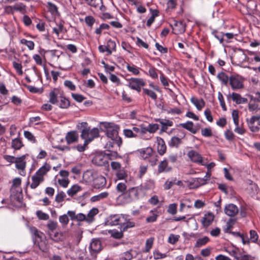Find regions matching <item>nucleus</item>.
<instances>
[{"mask_svg":"<svg viewBox=\"0 0 260 260\" xmlns=\"http://www.w3.org/2000/svg\"><path fill=\"white\" fill-rule=\"evenodd\" d=\"M78 129L81 131V138L86 139V142H91L95 138L99 137V130L97 127H94L90 129L88 124L86 122H82L77 125Z\"/></svg>","mask_w":260,"mask_h":260,"instance_id":"obj_1","label":"nucleus"},{"mask_svg":"<svg viewBox=\"0 0 260 260\" xmlns=\"http://www.w3.org/2000/svg\"><path fill=\"white\" fill-rule=\"evenodd\" d=\"M101 124L106 128L107 137L115 140L117 147L119 148L122 143V139L118 136L117 126L113 123L101 122Z\"/></svg>","mask_w":260,"mask_h":260,"instance_id":"obj_2","label":"nucleus"},{"mask_svg":"<svg viewBox=\"0 0 260 260\" xmlns=\"http://www.w3.org/2000/svg\"><path fill=\"white\" fill-rule=\"evenodd\" d=\"M138 151L143 159H147L150 158L149 161L151 163L152 166L156 164L158 159L157 158V155H154V151L152 148L148 147L141 149L139 150Z\"/></svg>","mask_w":260,"mask_h":260,"instance_id":"obj_3","label":"nucleus"},{"mask_svg":"<svg viewBox=\"0 0 260 260\" xmlns=\"http://www.w3.org/2000/svg\"><path fill=\"white\" fill-rule=\"evenodd\" d=\"M244 79L239 75H232L229 78V83L233 90H238L244 87Z\"/></svg>","mask_w":260,"mask_h":260,"instance_id":"obj_4","label":"nucleus"},{"mask_svg":"<svg viewBox=\"0 0 260 260\" xmlns=\"http://www.w3.org/2000/svg\"><path fill=\"white\" fill-rule=\"evenodd\" d=\"M92 163L97 166H106L108 165V160L106 154L103 152L96 153L93 156Z\"/></svg>","mask_w":260,"mask_h":260,"instance_id":"obj_5","label":"nucleus"},{"mask_svg":"<svg viewBox=\"0 0 260 260\" xmlns=\"http://www.w3.org/2000/svg\"><path fill=\"white\" fill-rule=\"evenodd\" d=\"M26 155H23L20 157H17L15 164V168L19 171L21 176H24L26 175L25 168L26 162L25 161Z\"/></svg>","mask_w":260,"mask_h":260,"instance_id":"obj_6","label":"nucleus"},{"mask_svg":"<svg viewBox=\"0 0 260 260\" xmlns=\"http://www.w3.org/2000/svg\"><path fill=\"white\" fill-rule=\"evenodd\" d=\"M124 217L125 215L123 214L111 215L106 218L105 224L109 225H120L122 223Z\"/></svg>","mask_w":260,"mask_h":260,"instance_id":"obj_7","label":"nucleus"},{"mask_svg":"<svg viewBox=\"0 0 260 260\" xmlns=\"http://www.w3.org/2000/svg\"><path fill=\"white\" fill-rule=\"evenodd\" d=\"M246 122L250 130L253 133L258 132L260 127L255 125V122H257L258 125L260 126V116H252L250 118H247Z\"/></svg>","mask_w":260,"mask_h":260,"instance_id":"obj_8","label":"nucleus"},{"mask_svg":"<svg viewBox=\"0 0 260 260\" xmlns=\"http://www.w3.org/2000/svg\"><path fill=\"white\" fill-rule=\"evenodd\" d=\"M107 181L104 176L98 175L94 178L92 183V186L96 189H102L104 188L106 185Z\"/></svg>","mask_w":260,"mask_h":260,"instance_id":"obj_9","label":"nucleus"},{"mask_svg":"<svg viewBox=\"0 0 260 260\" xmlns=\"http://www.w3.org/2000/svg\"><path fill=\"white\" fill-rule=\"evenodd\" d=\"M128 82L127 86L132 89L139 86H145L146 84L145 82L142 78H131L126 79Z\"/></svg>","mask_w":260,"mask_h":260,"instance_id":"obj_10","label":"nucleus"},{"mask_svg":"<svg viewBox=\"0 0 260 260\" xmlns=\"http://www.w3.org/2000/svg\"><path fill=\"white\" fill-rule=\"evenodd\" d=\"M172 27L173 33L175 34H182L185 31L186 25L182 21L174 20V23L171 25Z\"/></svg>","mask_w":260,"mask_h":260,"instance_id":"obj_11","label":"nucleus"},{"mask_svg":"<svg viewBox=\"0 0 260 260\" xmlns=\"http://www.w3.org/2000/svg\"><path fill=\"white\" fill-rule=\"evenodd\" d=\"M65 139L68 145L77 143L79 139V135L76 131H72L67 133Z\"/></svg>","mask_w":260,"mask_h":260,"instance_id":"obj_12","label":"nucleus"},{"mask_svg":"<svg viewBox=\"0 0 260 260\" xmlns=\"http://www.w3.org/2000/svg\"><path fill=\"white\" fill-rule=\"evenodd\" d=\"M214 219V215L213 213L209 212L205 213L201 220L203 226L207 228L212 224Z\"/></svg>","mask_w":260,"mask_h":260,"instance_id":"obj_13","label":"nucleus"},{"mask_svg":"<svg viewBox=\"0 0 260 260\" xmlns=\"http://www.w3.org/2000/svg\"><path fill=\"white\" fill-rule=\"evenodd\" d=\"M172 167L169 165L168 161L165 159L161 161L157 167V174L162 173H168L171 171Z\"/></svg>","mask_w":260,"mask_h":260,"instance_id":"obj_14","label":"nucleus"},{"mask_svg":"<svg viewBox=\"0 0 260 260\" xmlns=\"http://www.w3.org/2000/svg\"><path fill=\"white\" fill-rule=\"evenodd\" d=\"M89 248L91 255L96 254L102 249L101 242L98 240H93L90 243Z\"/></svg>","mask_w":260,"mask_h":260,"instance_id":"obj_15","label":"nucleus"},{"mask_svg":"<svg viewBox=\"0 0 260 260\" xmlns=\"http://www.w3.org/2000/svg\"><path fill=\"white\" fill-rule=\"evenodd\" d=\"M224 212L228 216L234 217L238 213V209L234 204H229L225 206Z\"/></svg>","mask_w":260,"mask_h":260,"instance_id":"obj_16","label":"nucleus"},{"mask_svg":"<svg viewBox=\"0 0 260 260\" xmlns=\"http://www.w3.org/2000/svg\"><path fill=\"white\" fill-rule=\"evenodd\" d=\"M86 3L90 7L95 9H99L102 11L106 10L103 6L102 0H85Z\"/></svg>","mask_w":260,"mask_h":260,"instance_id":"obj_17","label":"nucleus"},{"mask_svg":"<svg viewBox=\"0 0 260 260\" xmlns=\"http://www.w3.org/2000/svg\"><path fill=\"white\" fill-rule=\"evenodd\" d=\"M44 177H41L38 174H35L31 177L32 182L30 185L31 189L36 188L39 185L44 181Z\"/></svg>","mask_w":260,"mask_h":260,"instance_id":"obj_18","label":"nucleus"},{"mask_svg":"<svg viewBox=\"0 0 260 260\" xmlns=\"http://www.w3.org/2000/svg\"><path fill=\"white\" fill-rule=\"evenodd\" d=\"M98 175V174L91 171V170H87L83 174V180L88 183H91V182H93V179L96 176Z\"/></svg>","mask_w":260,"mask_h":260,"instance_id":"obj_19","label":"nucleus"},{"mask_svg":"<svg viewBox=\"0 0 260 260\" xmlns=\"http://www.w3.org/2000/svg\"><path fill=\"white\" fill-rule=\"evenodd\" d=\"M188 156L194 162L202 163L203 158L201 154L194 150H190L188 152Z\"/></svg>","mask_w":260,"mask_h":260,"instance_id":"obj_20","label":"nucleus"},{"mask_svg":"<svg viewBox=\"0 0 260 260\" xmlns=\"http://www.w3.org/2000/svg\"><path fill=\"white\" fill-rule=\"evenodd\" d=\"M128 216V215H125L124 219L122 220V223L121 224V230L124 232L127 231L128 229L135 226V222L129 219H127Z\"/></svg>","mask_w":260,"mask_h":260,"instance_id":"obj_21","label":"nucleus"},{"mask_svg":"<svg viewBox=\"0 0 260 260\" xmlns=\"http://www.w3.org/2000/svg\"><path fill=\"white\" fill-rule=\"evenodd\" d=\"M56 104L60 108L67 109L70 106V102L69 100L64 96L62 95L61 93L59 96V100Z\"/></svg>","mask_w":260,"mask_h":260,"instance_id":"obj_22","label":"nucleus"},{"mask_svg":"<svg viewBox=\"0 0 260 260\" xmlns=\"http://www.w3.org/2000/svg\"><path fill=\"white\" fill-rule=\"evenodd\" d=\"M190 102L199 111H201L205 106V102L202 98L199 99L196 96H192L190 99Z\"/></svg>","mask_w":260,"mask_h":260,"instance_id":"obj_23","label":"nucleus"},{"mask_svg":"<svg viewBox=\"0 0 260 260\" xmlns=\"http://www.w3.org/2000/svg\"><path fill=\"white\" fill-rule=\"evenodd\" d=\"M60 91L57 89H54L49 93V102L52 104H56L60 95Z\"/></svg>","mask_w":260,"mask_h":260,"instance_id":"obj_24","label":"nucleus"},{"mask_svg":"<svg viewBox=\"0 0 260 260\" xmlns=\"http://www.w3.org/2000/svg\"><path fill=\"white\" fill-rule=\"evenodd\" d=\"M157 152L160 155H163L166 152V145L164 140L161 138H157Z\"/></svg>","mask_w":260,"mask_h":260,"instance_id":"obj_25","label":"nucleus"},{"mask_svg":"<svg viewBox=\"0 0 260 260\" xmlns=\"http://www.w3.org/2000/svg\"><path fill=\"white\" fill-rule=\"evenodd\" d=\"M51 169V166L50 164L45 162L42 167H41L36 172L39 176L41 177H44L47 173L50 171Z\"/></svg>","mask_w":260,"mask_h":260,"instance_id":"obj_26","label":"nucleus"},{"mask_svg":"<svg viewBox=\"0 0 260 260\" xmlns=\"http://www.w3.org/2000/svg\"><path fill=\"white\" fill-rule=\"evenodd\" d=\"M231 96L232 100L237 104H246L248 102L247 99L242 98L240 94L236 92H233Z\"/></svg>","mask_w":260,"mask_h":260,"instance_id":"obj_27","label":"nucleus"},{"mask_svg":"<svg viewBox=\"0 0 260 260\" xmlns=\"http://www.w3.org/2000/svg\"><path fill=\"white\" fill-rule=\"evenodd\" d=\"M24 145L20 138H16L12 139L11 147L15 150H20Z\"/></svg>","mask_w":260,"mask_h":260,"instance_id":"obj_28","label":"nucleus"},{"mask_svg":"<svg viewBox=\"0 0 260 260\" xmlns=\"http://www.w3.org/2000/svg\"><path fill=\"white\" fill-rule=\"evenodd\" d=\"M259 188L258 185L255 183H251L247 188L248 193L251 196H253L258 193Z\"/></svg>","mask_w":260,"mask_h":260,"instance_id":"obj_29","label":"nucleus"},{"mask_svg":"<svg viewBox=\"0 0 260 260\" xmlns=\"http://www.w3.org/2000/svg\"><path fill=\"white\" fill-rule=\"evenodd\" d=\"M141 189L144 190H151L155 187V182L153 180H146L141 185Z\"/></svg>","mask_w":260,"mask_h":260,"instance_id":"obj_30","label":"nucleus"},{"mask_svg":"<svg viewBox=\"0 0 260 260\" xmlns=\"http://www.w3.org/2000/svg\"><path fill=\"white\" fill-rule=\"evenodd\" d=\"M128 197L131 200H134L138 198L139 189L138 187H132L129 188L127 191V194Z\"/></svg>","mask_w":260,"mask_h":260,"instance_id":"obj_31","label":"nucleus"},{"mask_svg":"<svg viewBox=\"0 0 260 260\" xmlns=\"http://www.w3.org/2000/svg\"><path fill=\"white\" fill-rule=\"evenodd\" d=\"M31 233L33 235V240L34 242V244H36L38 239H42V233L39 232L37 229L34 226L30 228V229Z\"/></svg>","mask_w":260,"mask_h":260,"instance_id":"obj_32","label":"nucleus"},{"mask_svg":"<svg viewBox=\"0 0 260 260\" xmlns=\"http://www.w3.org/2000/svg\"><path fill=\"white\" fill-rule=\"evenodd\" d=\"M106 46L108 50V55L112 54L113 51H116V43L114 41L109 39L107 42Z\"/></svg>","mask_w":260,"mask_h":260,"instance_id":"obj_33","label":"nucleus"},{"mask_svg":"<svg viewBox=\"0 0 260 260\" xmlns=\"http://www.w3.org/2000/svg\"><path fill=\"white\" fill-rule=\"evenodd\" d=\"M179 125L193 134L196 133V131L193 129V123L192 121H188L186 123H180Z\"/></svg>","mask_w":260,"mask_h":260,"instance_id":"obj_34","label":"nucleus"},{"mask_svg":"<svg viewBox=\"0 0 260 260\" xmlns=\"http://www.w3.org/2000/svg\"><path fill=\"white\" fill-rule=\"evenodd\" d=\"M40 241H39V239L37 240L36 244H35L44 253H47L49 250V247L47 245V244L45 243V241H43L42 239H39Z\"/></svg>","mask_w":260,"mask_h":260,"instance_id":"obj_35","label":"nucleus"},{"mask_svg":"<svg viewBox=\"0 0 260 260\" xmlns=\"http://www.w3.org/2000/svg\"><path fill=\"white\" fill-rule=\"evenodd\" d=\"M81 190V187L77 184L73 185L71 188L67 190L68 194L70 197L76 195L78 192Z\"/></svg>","mask_w":260,"mask_h":260,"instance_id":"obj_36","label":"nucleus"},{"mask_svg":"<svg viewBox=\"0 0 260 260\" xmlns=\"http://www.w3.org/2000/svg\"><path fill=\"white\" fill-rule=\"evenodd\" d=\"M47 7L48 11L52 14L56 15L58 13V8L53 3L48 2L47 3Z\"/></svg>","mask_w":260,"mask_h":260,"instance_id":"obj_37","label":"nucleus"},{"mask_svg":"<svg viewBox=\"0 0 260 260\" xmlns=\"http://www.w3.org/2000/svg\"><path fill=\"white\" fill-rule=\"evenodd\" d=\"M109 193L108 192H103L100 194L92 197L90 199L91 202H95L108 197Z\"/></svg>","mask_w":260,"mask_h":260,"instance_id":"obj_38","label":"nucleus"},{"mask_svg":"<svg viewBox=\"0 0 260 260\" xmlns=\"http://www.w3.org/2000/svg\"><path fill=\"white\" fill-rule=\"evenodd\" d=\"M107 151L108 153H105V154H106V156L107 157V160L108 159L112 160L121 157L120 156H119L116 149L109 150V151Z\"/></svg>","mask_w":260,"mask_h":260,"instance_id":"obj_39","label":"nucleus"},{"mask_svg":"<svg viewBox=\"0 0 260 260\" xmlns=\"http://www.w3.org/2000/svg\"><path fill=\"white\" fill-rule=\"evenodd\" d=\"M181 139L177 137H173L170 142L169 145L171 147H178L179 145L181 143Z\"/></svg>","mask_w":260,"mask_h":260,"instance_id":"obj_40","label":"nucleus"},{"mask_svg":"<svg viewBox=\"0 0 260 260\" xmlns=\"http://www.w3.org/2000/svg\"><path fill=\"white\" fill-rule=\"evenodd\" d=\"M116 189L117 191L120 192L121 194L119 195L120 198H121V195L123 194H126L127 191H126V186L125 184V183H119L117 184L116 186Z\"/></svg>","mask_w":260,"mask_h":260,"instance_id":"obj_41","label":"nucleus"},{"mask_svg":"<svg viewBox=\"0 0 260 260\" xmlns=\"http://www.w3.org/2000/svg\"><path fill=\"white\" fill-rule=\"evenodd\" d=\"M209 238L206 236L202 238H199L196 241L195 247H201L203 246H204L209 241Z\"/></svg>","mask_w":260,"mask_h":260,"instance_id":"obj_42","label":"nucleus"},{"mask_svg":"<svg viewBox=\"0 0 260 260\" xmlns=\"http://www.w3.org/2000/svg\"><path fill=\"white\" fill-rule=\"evenodd\" d=\"M24 136L26 139H27L28 141L32 143H36L37 142V140H36V137L29 131H24Z\"/></svg>","mask_w":260,"mask_h":260,"instance_id":"obj_43","label":"nucleus"},{"mask_svg":"<svg viewBox=\"0 0 260 260\" xmlns=\"http://www.w3.org/2000/svg\"><path fill=\"white\" fill-rule=\"evenodd\" d=\"M256 6L257 5L255 2L252 0L249 1L246 5L248 13H252L253 11L256 9Z\"/></svg>","mask_w":260,"mask_h":260,"instance_id":"obj_44","label":"nucleus"},{"mask_svg":"<svg viewBox=\"0 0 260 260\" xmlns=\"http://www.w3.org/2000/svg\"><path fill=\"white\" fill-rule=\"evenodd\" d=\"M154 242L153 238H150L146 240L145 243V248L143 250V251L145 252H148L150 251L151 249Z\"/></svg>","mask_w":260,"mask_h":260,"instance_id":"obj_45","label":"nucleus"},{"mask_svg":"<svg viewBox=\"0 0 260 260\" xmlns=\"http://www.w3.org/2000/svg\"><path fill=\"white\" fill-rule=\"evenodd\" d=\"M217 77L221 82L222 84L227 85L229 81V78L228 76L223 72H220L218 75Z\"/></svg>","mask_w":260,"mask_h":260,"instance_id":"obj_46","label":"nucleus"},{"mask_svg":"<svg viewBox=\"0 0 260 260\" xmlns=\"http://www.w3.org/2000/svg\"><path fill=\"white\" fill-rule=\"evenodd\" d=\"M176 178L168 179L164 184V188L165 190H168L172 187L175 184Z\"/></svg>","mask_w":260,"mask_h":260,"instance_id":"obj_47","label":"nucleus"},{"mask_svg":"<svg viewBox=\"0 0 260 260\" xmlns=\"http://www.w3.org/2000/svg\"><path fill=\"white\" fill-rule=\"evenodd\" d=\"M126 67L127 71L131 72L134 75H138L140 74L139 68L135 65L131 66L127 63Z\"/></svg>","mask_w":260,"mask_h":260,"instance_id":"obj_48","label":"nucleus"},{"mask_svg":"<svg viewBox=\"0 0 260 260\" xmlns=\"http://www.w3.org/2000/svg\"><path fill=\"white\" fill-rule=\"evenodd\" d=\"M143 93L149 96L151 99L155 100L157 99V94L152 90L147 88H143L142 89Z\"/></svg>","mask_w":260,"mask_h":260,"instance_id":"obj_49","label":"nucleus"},{"mask_svg":"<svg viewBox=\"0 0 260 260\" xmlns=\"http://www.w3.org/2000/svg\"><path fill=\"white\" fill-rule=\"evenodd\" d=\"M212 34L219 40L220 43L222 44L223 43L224 40L223 39L224 34L223 32L214 30L212 31Z\"/></svg>","mask_w":260,"mask_h":260,"instance_id":"obj_50","label":"nucleus"},{"mask_svg":"<svg viewBox=\"0 0 260 260\" xmlns=\"http://www.w3.org/2000/svg\"><path fill=\"white\" fill-rule=\"evenodd\" d=\"M20 43L26 46L30 50L34 49L35 44L32 41H28L25 39H22L20 40Z\"/></svg>","mask_w":260,"mask_h":260,"instance_id":"obj_51","label":"nucleus"},{"mask_svg":"<svg viewBox=\"0 0 260 260\" xmlns=\"http://www.w3.org/2000/svg\"><path fill=\"white\" fill-rule=\"evenodd\" d=\"M133 257V255L131 253V251H127L122 253L120 255V260H131Z\"/></svg>","mask_w":260,"mask_h":260,"instance_id":"obj_52","label":"nucleus"},{"mask_svg":"<svg viewBox=\"0 0 260 260\" xmlns=\"http://www.w3.org/2000/svg\"><path fill=\"white\" fill-rule=\"evenodd\" d=\"M85 22L87 26L89 27H92L94 22H95V18L90 15L86 16L84 19Z\"/></svg>","mask_w":260,"mask_h":260,"instance_id":"obj_53","label":"nucleus"},{"mask_svg":"<svg viewBox=\"0 0 260 260\" xmlns=\"http://www.w3.org/2000/svg\"><path fill=\"white\" fill-rule=\"evenodd\" d=\"M157 70L153 66L150 65V68L148 70V75L152 79H156L158 78V74L156 72Z\"/></svg>","mask_w":260,"mask_h":260,"instance_id":"obj_54","label":"nucleus"},{"mask_svg":"<svg viewBox=\"0 0 260 260\" xmlns=\"http://www.w3.org/2000/svg\"><path fill=\"white\" fill-rule=\"evenodd\" d=\"M98 213V210L96 208H93L91 209L87 214L86 220L88 221H92L93 217Z\"/></svg>","mask_w":260,"mask_h":260,"instance_id":"obj_55","label":"nucleus"},{"mask_svg":"<svg viewBox=\"0 0 260 260\" xmlns=\"http://www.w3.org/2000/svg\"><path fill=\"white\" fill-rule=\"evenodd\" d=\"M116 175L119 180H122L127 177V173L124 169H121L116 171Z\"/></svg>","mask_w":260,"mask_h":260,"instance_id":"obj_56","label":"nucleus"},{"mask_svg":"<svg viewBox=\"0 0 260 260\" xmlns=\"http://www.w3.org/2000/svg\"><path fill=\"white\" fill-rule=\"evenodd\" d=\"M110 28V26L108 24L106 23H102L99 27L96 28L95 30V33L97 35H100L102 34V32L103 30H108Z\"/></svg>","mask_w":260,"mask_h":260,"instance_id":"obj_57","label":"nucleus"},{"mask_svg":"<svg viewBox=\"0 0 260 260\" xmlns=\"http://www.w3.org/2000/svg\"><path fill=\"white\" fill-rule=\"evenodd\" d=\"M123 232L122 230L121 231L119 232L117 230H110L109 231V233L111 234V235L116 239H119L122 237L123 236Z\"/></svg>","mask_w":260,"mask_h":260,"instance_id":"obj_58","label":"nucleus"},{"mask_svg":"<svg viewBox=\"0 0 260 260\" xmlns=\"http://www.w3.org/2000/svg\"><path fill=\"white\" fill-rule=\"evenodd\" d=\"M84 140V144L83 145L78 144L77 146L73 147V149H76L78 151L80 152H83L85 150L86 147L87 145L89 143V142H86V140L83 139Z\"/></svg>","mask_w":260,"mask_h":260,"instance_id":"obj_59","label":"nucleus"},{"mask_svg":"<svg viewBox=\"0 0 260 260\" xmlns=\"http://www.w3.org/2000/svg\"><path fill=\"white\" fill-rule=\"evenodd\" d=\"M155 121L158 122L161 125H164L168 126H172L173 125V122L169 119H164L161 118L155 119Z\"/></svg>","mask_w":260,"mask_h":260,"instance_id":"obj_60","label":"nucleus"},{"mask_svg":"<svg viewBox=\"0 0 260 260\" xmlns=\"http://www.w3.org/2000/svg\"><path fill=\"white\" fill-rule=\"evenodd\" d=\"M180 236L179 235H176L173 234H171L170 235L169 238H168V242L171 244H176L179 239Z\"/></svg>","mask_w":260,"mask_h":260,"instance_id":"obj_61","label":"nucleus"},{"mask_svg":"<svg viewBox=\"0 0 260 260\" xmlns=\"http://www.w3.org/2000/svg\"><path fill=\"white\" fill-rule=\"evenodd\" d=\"M236 220L233 218H230L226 222V228L224 229L225 233L230 232V230L233 228V225L235 224Z\"/></svg>","mask_w":260,"mask_h":260,"instance_id":"obj_62","label":"nucleus"},{"mask_svg":"<svg viewBox=\"0 0 260 260\" xmlns=\"http://www.w3.org/2000/svg\"><path fill=\"white\" fill-rule=\"evenodd\" d=\"M26 6L23 3H17L14 6V10L16 11L23 12L26 10Z\"/></svg>","mask_w":260,"mask_h":260,"instance_id":"obj_63","label":"nucleus"},{"mask_svg":"<svg viewBox=\"0 0 260 260\" xmlns=\"http://www.w3.org/2000/svg\"><path fill=\"white\" fill-rule=\"evenodd\" d=\"M13 67L15 69V70L16 71L17 73L19 75H22L23 74V71L22 70V66L21 63L17 62L16 61H13Z\"/></svg>","mask_w":260,"mask_h":260,"instance_id":"obj_64","label":"nucleus"}]
</instances>
